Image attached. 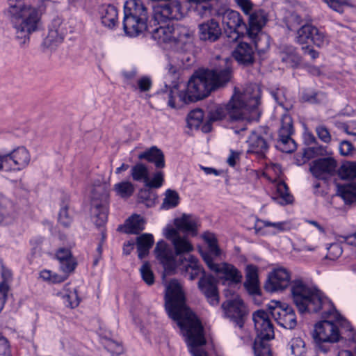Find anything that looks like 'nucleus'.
<instances>
[{
	"instance_id": "1",
	"label": "nucleus",
	"mask_w": 356,
	"mask_h": 356,
	"mask_svg": "<svg viewBox=\"0 0 356 356\" xmlns=\"http://www.w3.org/2000/svg\"><path fill=\"white\" fill-rule=\"evenodd\" d=\"M165 307L186 337L193 356H208L203 346L206 343L204 327L200 320L186 305L181 286L177 280L165 284Z\"/></svg>"
},
{
	"instance_id": "2",
	"label": "nucleus",
	"mask_w": 356,
	"mask_h": 356,
	"mask_svg": "<svg viewBox=\"0 0 356 356\" xmlns=\"http://www.w3.org/2000/svg\"><path fill=\"white\" fill-rule=\"evenodd\" d=\"M232 77V69L228 65L223 68L198 71L188 81L185 91L180 92L177 86L170 89L168 93V105L177 108L182 104L202 99L212 91L225 86Z\"/></svg>"
},
{
	"instance_id": "3",
	"label": "nucleus",
	"mask_w": 356,
	"mask_h": 356,
	"mask_svg": "<svg viewBox=\"0 0 356 356\" xmlns=\"http://www.w3.org/2000/svg\"><path fill=\"white\" fill-rule=\"evenodd\" d=\"M51 4L50 0H40L35 7L24 0L8 1L5 13L11 22L20 45L26 44L29 41L30 35L38 29L42 13Z\"/></svg>"
},
{
	"instance_id": "4",
	"label": "nucleus",
	"mask_w": 356,
	"mask_h": 356,
	"mask_svg": "<svg viewBox=\"0 0 356 356\" xmlns=\"http://www.w3.org/2000/svg\"><path fill=\"white\" fill-rule=\"evenodd\" d=\"M260 98L261 88L258 85L250 84L243 90L234 87L229 101L210 111L209 119L218 121L228 118L231 121H236L246 118L248 113L259 105Z\"/></svg>"
},
{
	"instance_id": "5",
	"label": "nucleus",
	"mask_w": 356,
	"mask_h": 356,
	"mask_svg": "<svg viewBox=\"0 0 356 356\" xmlns=\"http://www.w3.org/2000/svg\"><path fill=\"white\" fill-rule=\"evenodd\" d=\"M291 294L294 304L300 313L330 314L332 303L318 290L309 287L303 281L296 280L291 283Z\"/></svg>"
},
{
	"instance_id": "6",
	"label": "nucleus",
	"mask_w": 356,
	"mask_h": 356,
	"mask_svg": "<svg viewBox=\"0 0 356 356\" xmlns=\"http://www.w3.org/2000/svg\"><path fill=\"white\" fill-rule=\"evenodd\" d=\"M165 236L174 245L175 254L178 257V265L182 273L188 275L191 280L196 279L204 272L203 269L196 257L184 255L193 250V245L185 236H181L178 231L172 227L165 229Z\"/></svg>"
},
{
	"instance_id": "7",
	"label": "nucleus",
	"mask_w": 356,
	"mask_h": 356,
	"mask_svg": "<svg viewBox=\"0 0 356 356\" xmlns=\"http://www.w3.org/2000/svg\"><path fill=\"white\" fill-rule=\"evenodd\" d=\"M147 8L142 0H127L124 6L123 29L130 37L139 35L147 29Z\"/></svg>"
},
{
	"instance_id": "8",
	"label": "nucleus",
	"mask_w": 356,
	"mask_h": 356,
	"mask_svg": "<svg viewBox=\"0 0 356 356\" xmlns=\"http://www.w3.org/2000/svg\"><path fill=\"white\" fill-rule=\"evenodd\" d=\"M331 309L330 315H333L337 320V323H334L330 320H324L318 323L315 325V328L313 332V338L316 342H330L334 343L337 342L340 337V332L338 325L340 324L346 331L348 332V337L349 339H353L355 336V332L352 328L350 323L337 312L334 306L332 305ZM330 316V314H327Z\"/></svg>"
},
{
	"instance_id": "9",
	"label": "nucleus",
	"mask_w": 356,
	"mask_h": 356,
	"mask_svg": "<svg viewBox=\"0 0 356 356\" xmlns=\"http://www.w3.org/2000/svg\"><path fill=\"white\" fill-rule=\"evenodd\" d=\"M109 187L106 183L94 186L91 198V216L95 224L104 225L108 218Z\"/></svg>"
},
{
	"instance_id": "10",
	"label": "nucleus",
	"mask_w": 356,
	"mask_h": 356,
	"mask_svg": "<svg viewBox=\"0 0 356 356\" xmlns=\"http://www.w3.org/2000/svg\"><path fill=\"white\" fill-rule=\"evenodd\" d=\"M267 309L277 324L286 329H293L297 325L296 316L292 307L277 300H271Z\"/></svg>"
},
{
	"instance_id": "11",
	"label": "nucleus",
	"mask_w": 356,
	"mask_h": 356,
	"mask_svg": "<svg viewBox=\"0 0 356 356\" xmlns=\"http://www.w3.org/2000/svg\"><path fill=\"white\" fill-rule=\"evenodd\" d=\"M228 293L229 291H225L227 298L229 297ZM221 308L225 318L235 322L239 327L243 326L244 318L248 312L244 302L238 295H233L232 298H227L222 302Z\"/></svg>"
},
{
	"instance_id": "12",
	"label": "nucleus",
	"mask_w": 356,
	"mask_h": 356,
	"mask_svg": "<svg viewBox=\"0 0 356 356\" xmlns=\"http://www.w3.org/2000/svg\"><path fill=\"white\" fill-rule=\"evenodd\" d=\"M203 259L209 268L216 273L223 283L227 282L229 284H237L242 281L241 273L232 264L228 263L216 264L213 257L208 254H203Z\"/></svg>"
},
{
	"instance_id": "13",
	"label": "nucleus",
	"mask_w": 356,
	"mask_h": 356,
	"mask_svg": "<svg viewBox=\"0 0 356 356\" xmlns=\"http://www.w3.org/2000/svg\"><path fill=\"white\" fill-rule=\"evenodd\" d=\"M68 23L64 19L54 18L49 26L48 33L44 38L43 45L53 49L60 44L69 31Z\"/></svg>"
},
{
	"instance_id": "14",
	"label": "nucleus",
	"mask_w": 356,
	"mask_h": 356,
	"mask_svg": "<svg viewBox=\"0 0 356 356\" xmlns=\"http://www.w3.org/2000/svg\"><path fill=\"white\" fill-rule=\"evenodd\" d=\"M291 272L283 266L274 268L268 275L264 288L267 291H282L290 284Z\"/></svg>"
},
{
	"instance_id": "15",
	"label": "nucleus",
	"mask_w": 356,
	"mask_h": 356,
	"mask_svg": "<svg viewBox=\"0 0 356 356\" xmlns=\"http://www.w3.org/2000/svg\"><path fill=\"white\" fill-rule=\"evenodd\" d=\"M293 133V120L288 114H284L282 118L281 127L279 131V139L277 147L283 152L291 153L296 149V144L291 138Z\"/></svg>"
},
{
	"instance_id": "16",
	"label": "nucleus",
	"mask_w": 356,
	"mask_h": 356,
	"mask_svg": "<svg viewBox=\"0 0 356 356\" xmlns=\"http://www.w3.org/2000/svg\"><path fill=\"white\" fill-rule=\"evenodd\" d=\"M222 22L225 33L232 40H237L240 31L246 27L241 14L233 10H227L223 13Z\"/></svg>"
},
{
	"instance_id": "17",
	"label": "nucleus",
	"mask_w": 356,
	"mask_h": 356,
	"mask_svg": "<svg viewBox=\"0 0 356 356\" xmlns=\"http://www.w3.org/2000/svg\"><path fill=\"white\" fill-rule=\"evenodd\" d=\"M269 312L259 309L253 312L252 320L257 332V338L272 339L274 338V328L269 317Z\"/></svg>"
},
{
	"instance_id": "18",
	"label": "nucleus",
	"mask_w": 356,
	"mask_h": 356,
	"mask_svg": "<svg viewBox=\"0 0 356 356\" xmlns=\"http://www.w3.org/2000/svg\"><path fill=\"white\" fill-rule=\"evenodd\" d=\"M337 165V161L332 157L318 159L311 162L309 171L316 178L325 179L334 175Z\"/></svg>"
},
{
	"instance_id": "19",
	"label": "nucleus",
	"mask_w": 356,
	"mask_h": 356,
	"mask_svg": "<svg viewBox=\"0 0 356 356\" xmlns=\"http://www.w3.org/2000/svg\"><path fill=\"white\" fill-rule=\"evenodd\" d=\"M156 259L163 264L165 271L173 270L178 265V259L170 247L163 241H159L154 248Z\"/></svg>"
},
{
	"instance_id": "20",
	"label": "nucleus",
	"mask_w": 356,
	"mask_h": 356,
	"mask_svg": "<svg viewBox=\"0 0 356 356\" xmlns=\"http://www.w3.org/2000/svg\"><path fill=\"white\" fill-rule=\"evenodd\" d=\"M194 30L188 26L176 24L174 31V43L184 51L192 49L193 47Z\"/></svg>"
},
{
	"instance_id": "21",
	"label": "nucleus",
	"mask_w": 356,
	"mask_h": 356,
	"mask_svg": "<svg viewBox=\"0 0 356 356\" xmlns=\"http://www.w3.org/2000/svg\"><path fill=\"white\" fill-rule=\"evenodd\" d=\"M6 164L12 161L11 166L14 170H22L26 168L31 161V154L24 147H18L11 152L4 154Z\"/></svg>"
},
{
	"instance_id": "22",
	"label": "nucleus",
	"mask_w": 356,
	"mask_h": 356,
	"mask_svg": "<svg viewBox=\"0 0 356 356\" xmlns=\"http://www.w3.org/2000/svg\"><path fill=\"white\" fill-rule=\"evenodd\" d=\"M198 287L206 296L209 303L215 306L219 303V296L216 279L211 275H204L198 282Z\"/></svg>"
},
{
	"instance_id": "23",
	"label": "nucleus",
	"mask_w": 356,
	"mask_h": 356,
	"mask_svg": "<svg viewBox=\"0 0 356 356\" xmlns=\"http://www.w3.org/2000/svg\"><path fill=\"white\" fill-rule=\"evenodd\" d=\"M198 33L201 40L213 42L220 38L222 30L219 23L211 19L198 25Z\"/></svg>"
},
{
	"instance_id": "24",
	"label": "nucleus",
	"mask_w": 356,
	"mask_h": 356,
	"mask_svg": "<svg viewBox=\"0 0 356 356\" xmlns=\"http://www.w3.org/2000/svg\"><path fill=\"white\" fill-rule=\"evenodd\" d=\"M290 229L289 223L286 221L272 222L265 220H258L255 225L257 234L264 236L268 234H276Z\"/></svg>"
},
{
	"instance_id": "25",
	"label": "nucleus",
	"mask_w": 356,
	"mask_h": 356,
	"mask_svg": "<svg viewBox=\"0 0 356 356\" xmlns=\"http://www.w3.org/2000/svg\"><path fill=\"white\" fill-rule=\"evenodd\" d=\"M267 21L268 16L263 10L260 9L252 13L249 15L248 35L251 38H255L266 25Z\"/></svg>"
},
{
	"instance_id": "26",
	"label": "nucleus",
	"mask_w": 356,
	"mask_h": 356,
	"mask_svg": "<svg viewBox=\"0 0 356 356\" xmlns=\"http://www.w3.org/2000/svg\"><path fill=\"white\" fill-rule=\"evenodd\" d=\"M232 56L241 65H250L254 61L253 48L246 42H240L232 51Z\"/></svg>"
},
{
	"instance_id": "27",
	"label": "nucleus",
	"mask_w": 356,
	"mask_h": 356,
	"mask_svg": "<svg viewBox=\"0 0 356 356\" xmlns=\"http://www.w3.org/2000/svg\"><path fill=\"white\" fill-rule=\"evenodd\" d=\"M248 144V152L264 155L268 149L265 137L258 131H252L247 140Z\"/></svg>"
},
{
	"instance_id": "28",
	"label": "nucleus",
	"mask_w": 356,
	"mask_h": 356,
	"mask_svg": "<svg viewBox=\"0 0 356 356\" xmlns=\"http://www.w3.org/2000/svg\"><path fill=\"white\" fill-rule=\"evenodd\" d=\"M56 259L60 262V268L62 272L72 273L76 266L75 259L72 257L68 248H59L56 254Z\"/></svg>"
},
{
	"instance_id": "29",
	"label": "nucleus",
	"mask_w": 356,
	"mask_h": 356,
	"mask_svg": "<svg viewBox=\"0 0 356 356\" xmlns=\"http://www.w3.org/2000/svg\"><path fill=\"white\" fill-rule=\"evenodd\" d=\"M138 159L154 163L157 168H163L165 167L164 154L156 146H153L139 154Z\"/></svg>"
},
{
	"instance_id": "30",
	"label": "nucleus",
	"mask_w": 356,
	"mask_h": 356,
	"mask_svg": "<svg viewBox=\"0 0 356 356\" xmlns=\"http://www.w3.org/2000/svg\"><path fill=\"white\" fill-rule=\"evenodd\" d=\"M175 225L177 229L191 233L195 236L197 234L198 220L191 215L183 214L180 218L175 220Z\"/></svg>"
},
{
	"instance_id": "31",
	"label": "nucleus",
	"mask_w": 356,
	"mask_h": 356,
	"mask_svg": "<svg viewBox=\"0 0 356 356\" xmlns=\"http://www.w3.org/2000/svg\"><path fill=\"white\" fill-rule=\"evenodd\" d=\"M56 296L66 307L74 308L79 304L76 291L70 287V284H65L60 291L57 292Z\"/></svg>"
},
{
	"instance_id": "32",
	"label": "nucleus",
	"mask_w": 356,
	"mask_h": 356,
	"mask_svg": "<svg viewBox=\"0 0 356 356\" xmlns=\"http://www.w3.org/2000/svg\"><path fill=\"white\" fill-rule=\"evenodd\" d=\"M145 228V220L139 215H133L126 220L124 226L120 225L118 229L127 234H137Z\"/></svg>"
},
{
	"instance_id": "33",
	"label": "nucleus",
	"mask_w": 356,
	"mask_h": 356,
	"mask_svg": "<svg viewBox=\"0 0 356 356\" xmlns=\"http://www.w3.org/2000/svg\"><path fill=\"white\" fill-rule=\"evenodd\" d=\"M175 25L160 26L152 31V38L159 43H174Z\"/></svg>"
},
{
	"instance_id": "34",
	"label": "nucleus",
	"mask_w": 356,
	"mask_h": 356,
	"mask_svg": "<svg viewBox=\"0 0 356 356\" xmlns=\"http://www.w3.org/2000/svg\"><path fill=\"white\" fill-rule=\"evenodd\" d=\"M275 193L273 196V199L281 205H286L293 202V197L289 192L286 184L279 181L275 183Z\"/></svg>"
},
{
	"instance_id": "35",
	"label": "nucleus",
	"mask_w": 356,
	"mask_h": 356,
	"mask_svg": "<svg viewBox=\"0 0 356 356\" xmlns=\"http://www.w3.org/2000/svg\"><path fill=\"white\" fill-rule=\"evenodd\" d=\"M12 203L6 197L0 195V225H7L13 222Z\"/></svg>"
},
{
	"instance_id": "36",
	"label": "nucleus",
	"mask_w": 356,
	"mask_h": 356,
	"mask_svg": "<svg viewBox=\"0 0 356 356\" xmlns=\"http://www.w3.org/2000/svg\"><path fill=\"white\" fill-rule=\"evenodd\" d=\"M102 24L109 28L114 27L118 22V10L111 5L103 6L101 10Z\"/></svg>"
},
{
	"instance_id": "37",
	"label": "nucleus",
	"mask_w": 356,
	"mask_h": 356,
	"mask_svg": "<svg viewBox=\"0 0 356 356\" xmlns=\"http://www.w3.org/2000/svg\"><path fill=\"white\" fill-rule=\"evenodd\" d=\"M179 9L180 5L175 1L154 8L156 15L161 14L162 17L166 19L177 18Z\"/></svg>"
},
{
	"instance_id": "38",
	"label": "nucleus",
	"mask_w": 356,
	"mask_h": 356,
	"mask_svg": "<svg viewBox=\"0 0 356 356\" xmlns=\"http://www.w3.org/2000/svg\"><path fill=\"white\" fill-rule=\"evenodd\" d=\"M154 244V238L151 234H143L137 238L136 245L138 257L143 259L149 253V249Z\"/></svg>"
},
{
	"instance_id": "39",
	"label": "nucleus",
	"mask_w": 356,
	"mask_h": 356,
	"mask_svg": "<svg viewBox=\"0 0 356 356\" xmlns=\"http://www.w3.org/2000/svg\"><path fill=\"white\" fill-rule=\"evenodd\" d=\"M337 194L346 203H352L356 201V179L350 184L339 185Z\"/></svg>"
},
{
	"instance_id": "40",
	"label": "nucleus",
	"mask_w": 356,
	"mask_h": 356,
	"mask_svg": "<svg viewBox=\"0 0 356 356\" xmlns=\"http://www.w3.org/2000/svg\"><path fill=\"white\" fill-rule=\"evenodd\" d=\"M184 60L189 62L191 58L188 55H184L182 53H177L174 56L170 63L168 65V73L174 78L177 77V72L179 69L184 65Z\"/></svg>"
},
{
	"instance_id": "41",
	"label": "nucleus",
	"mask_w": 356,
	"mask_h": 356,
	"mask_svg": "<svg viewBox=\"0 0 356 356\" xmlns=\"http://www.w3.org/2000/svg\"><path fill=\"white\" fill-rule=\"evenodd\" d=\"M113 191L117 196L127 199L134 194L135 187L131 181H122L113 186Z\"/></svg>"
},
{
	"instance_id": "42",
	"label": "nucleus",
	"mask_w": 356,
	"mask_h": 356,
	"mask_svg": "<svg viewBox=\"0 0 356 356\" xmlns=\"http://www.w3.org/2000/svg\"><path fill=\"white\" fill-rule=\"evenodd\" d=\"M314 26L311 24L302 25L297 31L295 41L299 44H306L312 40Z\"/></svg>"
},
{
	"instance_id": "43",
	"label": "nucleus",
	"mask_w": 356,
	"mask_h": 356,
	"mask_svg": "<svg viewBox=\"0 0 356 356\" xmlns=\"http://www.w3.org/2000/svg\"><path fill=\"white\" fill-rule=\"evenodd\" d=\"M70 273V272H63V274L59 275L49 270H43L40 272V277L44 281L57 284L66 280Z\"/></svg>"
},
{
	"instance_id": "44",
	"label": "nucleus",
	"mask_w": 356,
	"mask_h": 356,
	"mask_svg": "<svg viewBox=\"0 0 356 356\" xmlns=\"http://www.w3.org/2000/svg\"><path fill=\"white\" fill-rule=\"evenodd\" d=\"M202 237L204 241L208 244L209 249V252H206V254H208L211 257L212 256L215 257H219L221 254V250L217 244V239L214 234L207 232L203 234ZM203 254H205V253H203L202 255Z\"/></svg>"
},
{
	"instance_id": "45",
	"label": "nucleus",
	"mask_w": 356,
	"mask_h": 356,
	"mask_svg": "<svg viewBox=\"0 0 356 356\" xmlns=\"http://www.w3.org/2000/svg\"><path fill=\"white\" fill-rule=\"evenodd\" d=\"M179 202V196L178 193L172 189L166 190L165 197L163 200L161 207L165 209H170L177 207Z\"/></svg>"
},
{
	"instance_id": "46",
	"label": "nucleus",
	"mask_w": 356,
	"mask_h": 356,
	"mask_svg": "<svg viewBox=\"0 0 356 356\" xmlns=\"http://www.w3.org/2000/svg\"><path fill=\"white\" fill-rule=\"evenodd\" d=\"M131 175L134 181H148L149 172L147 168L143 163H138L132 167Z\"/></svg>"
},
{
	"instance_id": "47",
	"label": "nucleus",
	"mask_w": 356,
	"mask_h": 356,
	"mask_svg": "<svg viewBox=\"0 0 356 356\" xmlns=\"http://www.w3.org/2000/svg\"><path fill=\"white\" fill-rule=\"evenodd\" d=\"M269 340L256 338L253 347L255 356H272L269 344L267 342Z\"/></svg>"
},
{
	"instance_id": "48",
	"label": "nucleus",
	"mask_w": 356,
	"mask_h": 356,
	"mask_svg": "<svg viewBox=\"0 0 356 356\" xmlns=\"http://www.w3.org/2000/svg\"><path fill=\"white\" fill-rule=\"evenodd\" d=\"M339 175L343 179L356 178V161L343 164L339 170Z\"/></svg>"
},
{
	"instance_id": "49",
	"label": "nucleus",
	"mask_w": 356,
	"mask_h": 356,
	"mask_svg": "<svg viewBox=\"0 0 356 356\" xmlns=\"http://www.w3.org/2000/svg\"><path fill=\"white\" fill-rule=\"evenodd\" d=\"M291 353L294 356H305L306 348L303 340L300 337H296L291 339L290 342Z\"/></svg>"
},
{
	"instance_id": "50",
	"label": "nucleus",
	"mask_w": 356,
	"mask_h": 356,
	"mask_svg": "<svg viewBox=\"0 0 356 356\" xmlns=\"http://www.w3.org/2000/svg\"><path fill=\"white\" fill-rule=\"evenodd\" d=\"M328 154H330V152L327 151V147L322 145L310 147L305 149L303 152V156L307 159H309L317 156H325Z\"/></svg>"
},
{
	"instance_id": "51",
	"label": "nucleus",
	"mask_w": 356,
	"mask_h": 356,
	"mask_svg": "<svg viewBox=\"0 0 356 356\" xmlns=\"http://www.w3.org/2000/svg\"><path fill=\"white\" fill-rule=\"evenodd\" d=\"M311 42L318 47H323L328 44L329 40L323 32L314 26Z\"/></svg>"
},
{
	"instance_id": "52",
	"label": "nucleus",
	"mask_w": 356,
	"mask_h": 356,
	"mask_svg": "<svg viewBox=\"0 0 356 356\" xmlns=\"http://www.w3.org/2000/svg\"><path fill=\"white\" fill-rule=\"evenodd\" d=\"M282 60L290 67H294L300 62L299 56L295 53L294 49L290 47L288 52L282 53Z\"/></svg>"
},
{
	"instance_id": "53",
	"label": "nucleus",
	"mask_w": 356,
	"mask_h": 356,
	"mask_svg": "<svg viewBox=\"0 0 356 356\" xmlns=\"http://www.w3.org/2000/svg\"><path fill=\"white\" fill-rule=\"evenodd\" d=\"M140 272L143 281L148 285H152L154 282V276L150 266L148 263H145L140 268Z\"/></svg>"
},
{
	"instance_id": "54",
	"label": "nucleus",
	"mask_w": 356,
	"mask_h": 356,
	"mask_svg": "<svg viewBox=\"0 0 356 356\" xmlns=\"http://www.w3.org/2000/svg\"><path fill=\"white\" fill-rule=\"evenodd\" d=\"M330 8L336 12L342 13L343 6H348L349 0H323Z\"/></svg>"
},
{
	"instance_id": "55",
	"label": "nucleus",
	"mask_w": 356,
	"mask_h": 356,
	"mask_svg": "<svg viewBox=\"0 0 356 356\" xmlns=\"http://www.w3.org/2000/svg\"><path fill=\"white\" fill-rule=\"evenodd\" d=\"M163 175L161 172L155 173L151 180L148 179L147 181H145V186L149 188H160L163 183Z\"/></svg>"
},
{
	"instance_id": "56",
	"label": "nucleus",
	"mask_w": 356,
	"mask_h": 356,
	"mask_svg": "<svg viewBox=\"0 0 356 356\" xmlns=\"http://www.w3.org/2000/svg\"><path fill=\"white\" fill-rule=\"evenodd\" d=\"M343 252L342 248L339 243L331 244L327 248L326 257L331 260H334L339 257Z\"/></svg>"
},
{
	"instance_id": "57",
	"label": "nucleus",
	"mask_w": 356,
	"mask_h": 356,
	"mask_svg": "<svg viewBox=\"0 0 356 356\" xmlns=\"http://www.w3.org/2000/svg\"><path fill=\"white\" fill-rule=\"evenodd\" d=\"M58 221L64 227H68L72 222V216L68 213L67 206L62 207L58 214Z\"/></svg>"
},
{
	"instance_id": "58",
	"label": "nucleus",
	"mask_w": 356,
	"mask_h": 356,
	"mask_svg": "<svg viewBox=\"0 0 356 356\" xmlns=\"http://www.w3.org/2000/svg\"><path fill=\"white\" fill-rule=\"evenodd\" d=\"M255 47L259 51H265L269 47L268 36L261 33L254 42Z\"/></svg>"
},
{
	"instance_id": "59",
	"label": "nucleus",
	"mask_w": 356,
	"mask_h": 356,
	"mask_svg": "<svg viewBox=\"0 0 356 356\" xmlns=\"http://www.w3.org/2000/svg\"><path fill=\"white\" fill-rule=\"evenodd\" d=\"M316 133L318 138L325 143H329L332 140L329 130L323 125L316 127Z\"/></svg>"
},
{
	"instance_id": "60",
	"label": "nucleus",
	"mask_w": 356,
	"mask_h": 356,
	"mask_svg": "<svg viewBox=\"0 0 356 356\" xmlns=\"http://www.w3.org/2000/svg\"><path fill=\"white\" fill-rule=\"evenodd\" d=\"M140 197L143 199L147 206H152L154 204L156 199V195L149 189L141 190L139 193Z\"/></svg>"
},
{
	"instance_id": "61",
	"label": "nucleus",
	"mask_w": 356,
	"mask_h": 356,
	"mask_svg": "<svg viewBox=\"0 0 356 356\" xmlns=\"http://www.w3.org/2000/svg\"><path fill=\"white\" fill-rule=\"evenodd\" d=\"M245 281H259L258 268L249 264L245 268Z\"/></svg>"
},
{
	"instance_id": "62",
	"label": "nucleus",
	"mask_w": 356,
	"mask_h": 356,
	"mask_svg": "<svg viewBox=\"0 0 356 356\" xmlns=\"http://www.w3.org/2000/svg\"><path fill=\"white\" fill-rule=\"evenodd\" d=\"M236 5L241 8L243 13L250 15L253 10L254 4L251 0H234Z\"/></svg>"
},
{
	"instance_id": "63",
	"label": "nucleus",
	"mask_w": 356,
	"mask_h": 356,
	"mask_svg": "<svg viewBox=\"0 0 356 356\" xmlns=\"http://www.w3.org/2000/svg\"><path fill=\"white\" fill-rule=\"evenodd\" d=\"M244 286L250 294L253 296L260 295L259 281H245Z\"/></svg>"
},
{
	"instance_id": "64",
	"label": "nucleus",
	"mask_w": 356,
	"mask_h": 356,
	"mask_svg": "<svg viewBox=\"0 0 356 356\" xmlns=\"http://www.w3.org/2000/svg\"><path fill=\"white\" fill-rule=\"evenodd\" d=\"M0 356H12L8 339L0 334Z\"/></svg>"
}]
</instances>
